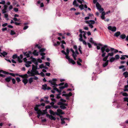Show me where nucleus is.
<instances>
[{
	"mask_svg": "<svg viewBox=\"0 0 128 128\" xmlns=\"http://www.w3.org/2000/svg\"><path fill=\"white\" fill-rule=\"evenodd\" d=\"M49 112L50 113L53 115L56 114L57 116H60V114H64L62 110L60 109H58L57 110V112H55L51 110H50Z\"/></svg>",
	"mask_w": 128,
	"mask_h": 128,
	"instance_id": "obj_1",
	"label": "nucleus"
},
{
	"mask_svg": "<svg viewBox=\"0 0 128 128\" xmlns=\"http://www.w3.org/2000/svg\"><path fill=\"white\" fill-rule=\"evenodd\" d=\"M2 73L4 74H9L10 75H11L13 76H15V74L13 73H8V72L3 71L2 70H0V76L4 77L5 76V75H4L2 74H1V73Z\"/></svg>",
	"mask_w": 128,
	"mask_h": 128,
	"instance_id": "obj_2",
	"label": "nucleus"
},
{
	"mask_svg": "<svg viewBox=\"0 0 128 128\" xmlns=\"http://www.w3.org/2000/svg\"><path fill=\"white\" fill-rule=\"evenodd\" d=\"M57 81L56 78H53L52 80H49V82L52 85L56 87L58 86V85L56 84V82Z\"/></svg>",
	"mask_w": 128,
	"mask_h": 128,
	"instance_id": "obj_3",
	"label": "nucleus"
},
{
	"mask_svg": "<svg viewBox=\"0 0 128 128\" xmlns=\"http://www.w3.org/2000/svg\"><path fill=\"white\" fill-rule=\"evenodd\" d=\"M96 6L97 9L100 11H103L104 10L103 8H101V6L100 5V4L98 2H97L96 3Z\"/></svg>",
	"mask_w": 128,
	"mask_h": 128,
	"instance_id": "obj_4",
	"label": "nucleus"
},
{
	"mask_svg": "<svg viewBox=\"0 0 128 128\" xmlns=\"http://www.w3.org/2000/svg\"><path fill=\"white\" fill-rule=\"evenodd\" d=\"M108 28L109 30L113 32H115L116 30V28L115 26L112 27L111 26H109L108 27Z\"/></svg>",
	"mask_w": 128,
	"mask_h": 128,
	"instance_id": "obj_5",
	"label": "nucleus"
},
{
	"mask_svg": "<svg viewBox=\"0 0 128 128\" xmlns=\"http://www.w3.org/2000/svg\"><path fill=\"white\" fill-rule=\"evenodd\" d=\"M60 101L59 102L57 103V104L58 105L61 106L63 104V102H66V100L63 98H61L60 100Z\"/></svg>",
	"mask_w": 128,
	"mask_h": 128,
	"instance_id": "obj_6",
	"label": "nucleus"
},
{
	"mask_svg": "<svg viewBox=\"0 0 128 128\" xmlns=\"http://www.w3.org/2000/svg\"><path fill=\"white\" fill-rule=\"evenodd\" d=\"M46 116L47 117H48L51 120H56L55 117L52 116V115H50L49 114H47L46 115Z\"/></svg>",
	"mask_w": 128,
	"mask_h": 128,
	"instance_id": "obj_7",
	"label": "nucleus"
},
{
	"mask_svg": "<svg viewBox=\"0 0 128 128\" xmlns=\"http://www.w3.org/2000/svg\"><path fill=\"white\" fill-rule=\"evenodd\" d=\"M32 62L34 63L36 65H38V62L37 61L36 59L32 57H31Z\"/></svg>",
	"mask_w": 128,
	"mask_h": 128,
	"instance_id": "obj_8",
	"label": "nucleus"
},
{
	"mask_svg": "<svg viewBox=\"0 0 128 128\" xmlns=\"http://www.w3.org/2000/svg\"><path fill=\"white\" fill-rule=\"evenodd\" d=\"M109 47L106 45H104L103 48L105 49L106 52H108L110 51V49H109L110 48H109Z\"/></svg>",
	"mask_w": 128,
	"mask_h": 128,
	"instance_id": "obj_9",
	"label": "nucleus"
},
{
	"mask_svg": "<svg viewBox=\"0 0 128 128\" xmlns=\"http://www.w3.org/2000/svg\"><path fill=\"white\" fill-rule=\"evenodd\" d=\"M51 100L52 102L50 103V104L52 107L54 105V103L56 102V100L54 98H51Z\"/></svg>",
	"mask_w": 128,
	"mask_h": 128,
	"instance_id": "obj_10",
	"label": "nucleus"
},
{
	"mask_svg": "<svg viewBox=\"0 0 128 128\" xmlns=\"http://www.w3.org/2000/svg\"><path fill=\"white\" fill-rule=\"evenodd\" d=\"M101 50L102 52V56L103 57H104L106 54V53L104 52V51H105V49L103 48L102 47L101 48Z\"/></svg>",
	"mask_w": 128,
	"mask_h": 128,
	"instance_id": "obj_11",
	"label": "nucleus"
},
{
	"mask_svg": "<svg viewBox=\"0 0 128 128\" xmlns=\"http://www.w3.org/2000/svg\"><path fill=\"white\" fill-rule=\"evenodd\" d=\"M23 58V56L22 54H20V56H18V61L19 63H21L22 60H21Z\"/></svg>",
	"mask_w": 128,
	"mask_h": 128,
	"instance_id": "obj_12",
	"label": "nucleus"
},
{
	"mask_svg": "<svg viewBox=\"0 0 128 128\" xmlns=\"http://www.w3.org/2000/svg\"><path fill=\"white\" fill-rule=\"evenodd\" d=\"M34 110L36 111H37V113L38 114V116H37V117L38 118H39L41 114L40 113L38 112L39 110L38 108H36V107H35L34 108Z\"/></svg>",
	"mask_w": 128,
	"mask_h": 128,
	"instance_id": "obj_13",
	"label": "nucleus"
},
{
	"mask_svg": "<svg viewBox=\"0 0 128 128\" xmlns=\"http://www.w3.org/2000/svg\"><path fill=\"white\" fill-rule=\"evenodd\" d=\"M60 118L61 120V124H64L65 123V122L64 121V120L65 119V118H63L62 116L61 115H60Z\"/></svg>",
	"mask_w": 128,
	"mask_h": 128,
	"instance_id": "obj_14",
	"label": "nucleus"
},
{
	"mask_svg": "<svg viewBox=\"0 0 128 128\" xmlns=\"http://www.w3.org/2000/svg\"><path fill=\"white\" fill-rule=\"evenodd\" d=\"M31 53L30 51H28V52H26L24 53V55L26 56L27 58L30 57V54Z\"/></svg>",
	"mask_w": 128,
	"mask_h": 128,
	"instance_id": "obj_15",
	"label": "nucleus"
},
{
	"mask_svg": "<svg viewBox=\"0 0 128 128\" xmlns=\"http://www.w3.org/2000/svg\"><path fill=\"white\" fill-rule=\"evenodd\" d=\"M120 34V32L119 31H118L115 33L114 35V36L116 37H118Z\"/></svg>",
	"mask_w": 128,
	"mask_h": 128,
	"instance_id": "obj_16",
	"label": "nucleus"
},
{
	"mask_svg": "<svg viewBox=\"0 0 128 128\" xmlns=\"http://www.w3.org/2000/svg\"><path fill=\"white\" fill-rule=\"evenodd\" d=\"M126 36L124 34H123L121 35L120 34V39H124L126 38Z\"/></svg>",
	"mask_w": 128,
	"mask_h": 128,
	"instance_id": "obj_17",
	"label": "nucleus"
},
{
	"mask_svg": "<svg viewBox=\"0 0 128 128\" xmlns=\"http://www.w3.org/2000/svg\"><path fill=\"white\" fill-rule=\"evenodd\" d=\"M68 60L70 63L72 64H74L76 63L72 59L70 58L68 59Z\"/></svg>",
	"mask_w": 128,
	"mask_h": 128,
	"instance_id": "obj_18",
	"label": "nucleus"
},
{
	"mask_svg": "<svg viewBox=\"0 0 128 128\" xmlns=\"http://www.w3.org/2000/svg\"><path fill=\"white\" fill-rule=\"evenodd\" d=\"M34 65H32V69L31 71L32 73V74H36V69H34Z\"/></svg>",
	"mask_w": 128,
	"mask_h": 128,
	"instance_id": "obj_19",
	"label": "nucleus"
},
{
	"mask_svg": "<svg viewBox=\"0 0 128 128\" xmlns=\"http://www.w3.org/2000/svg\"><path fill=\"white\" fill-rule=\"evenodd\" d=\"M73 5L74 6L78 7V4L76 0H74L73 3Z\"/></svg>",
	"mask_w": 128,
	"mask_h": 128,
	"instance_id": "obj_20",
	"label": "nucleus"
},
{
	"mask_svg": "<svg viewBox=\"0 0 128 128\" xmlns=\"http://www.w3.org/2000/svg\"><path fill=\"white\" fill-rule=\"evenodd\" d=\"M86 23L89 24V26L90 28H93V25H92V24H90V23L89 22V20H86Z\"/></svg>",
	"mask_w": 128,
	"mask_h": 128,
	"instance_id": "obj_21",
	"label": "nucleus"
},
{
	"mask_svg": "<svg viewBox=\"0 0 128 128\" xmlns=\"http://www.w3.org/2000/svg\"><path fill=\"white\" fill-rule=\"evenodd\" d=\"M28 80L26 78H24L22 80V82L26 85L28 82Z\"/></svg>",
	"mask_w": 128,
	"mask_h": 128,
	"instance_id": "obj_22",
	"label": "nucleus"
},
{
	"mask_svg": "<svg viewBox=\"0 0 128 128\" xmlns=\"http://www.w3.org/2000/svg\"><path fill=\"white\" fill-rule=\"evenodd\" d=\"M123 75L124 76L125 78H126L128 77V72L126 71L123 73Z\"/></svg>",
	"mask_w": 128,
	"mask_h": 128,
	"instance_id": "obj_23",
	"label": "nucleus"
},
{
	"mask_svg": "<svg viewBox=\"0 0 128 128\" xmlns=\"http://www.w3.org/2000/svg\"><path fill=\"white\" fill-rule=\"evenodd\" d=\"M11 79V78L10 76L6 78L5 79V80L7 82H10Z\"/></svg>",
	"mask_w": 128,
	"mask_h": 128,
	"instance_id": "obj_24",
	"label": "nucleus"
},
{
	"mask_svg": "<svg viewBox=\"0 0 128 128\" xmlns=\"http://www.w3.org/2000/svg\"><path fill=\"white\" fill-rule=\"evenodd\" d=\"M1 54L2 56L4 57H5V56L7 55L8 54V53L5 52L4 51Z\"/></svg>",
	"mask_w": 128,
	"mask_h": 128,
	"instance_id": "obj_25",
	"label": "nucleus"
},
{
	"mask_svg": "<svg viewBox=\"0 0 128 128\" xmlns=\"http://www.w3.org/2000/svg\"><path fill=\"white\" fill-rule=\"evenodd\" d=\"M77 54L75 53V52L72 54V56H73L74 59L76 60V57L77 56Z\"/></svg>",
	"mask_w": 128,
	"mask_h": 128,
	"instance_id": "obj_26",
	"label": "nucleus"
},
{
	"mask_svg": "<svg viewBox=\"0 0 128 128\" xmlns=\"http://www.w3.org/2000/svg\"><path fill=\"white\" fill-rule=\"evenodd\" d=\"M108 60L106 61L103 64V66L104 67H105L106 66L108 65Z\"/></svg>",
	"mask_w": 128,
	"mask_h": 128,
	"instance_id": "obj_27",
	"label": "nucleus"
},
{
	"mask_svg": "<svg viewBox=\"0 0 128 128\" xmlns=\"http://www.w3.org/2000/svg\"><path fill=\"white\" fill-rule=\"evenodd\" d=\"M47 87V84H44V85H42V89L44 90H46Z\"/></svg>",
	"mask_w": 128,
	"mask_h": 128,
	"instance_id": "obj_28",
	"label": "nucleus"
},
{
	"mask_svg": "<svg viewBox=\"0 0 128 128\" xmlns=\"http://www.w3.org/2000/svg\"><path fill=\"white\" fill-rule=\"evenodd\" d=\"M33 54L35 56H38V52L36 50H34L33 52Z\"/></svg>",
	"mask_w": 128,
	"mask_h": 128,
	"instance_id": "obj_29",
	"label": "nucleus"
},
{
	"mask_svg": "<svg viewBox=\"0 0 128 128\" xmlns=\"http://www.w3.org/2000/svg\"><path fill=\"white\" fill-rule=\"evenodd\" d=\"M78 6L79 8L81 10H82L84 8V5L82 4L79 6L78 5Z\"/></svg>",
	"mask_w": 128,
	"mask_h": 128,
	"instance_id": "obj_30",
	"label": "nucleus"
},
{
	"mask_svg": "<svg viewBox=\"0 0 128 128\" xmlns=\"http://www.w3.org/2000/svg\"><path fill=\"white\" fill-rule=\"evenodd\" d=\"M33 78L32 77L28 79V82L30 84H31L33 81Z\"/></svg>",
	"mask_w": 128,
	"mask_h": 128,
	"instance_id": "obj_31",
	"label": "nucleus"
},
{
	"mask_svg": "<svg viewBox=\"0 0 128 128\" xmlns=\"http://www.w3.org/2000/svg\"><path fill=\"white\" fill-rule=\"evenodd\" d=\"M18 56L17 54H14L13 56H12V58L14 59H15L16 58H17V59L18 60Z\"/></svg>",
	"mask_w": 128,
	"mask_h": 128,
	"instance_id": "obj_32",
	"label": "nucleus"
},
{
	"mask_svg": "<svg viewBox=\"0 0 128 128\" xmlns=\"http://www.w3.org/2000/svg\"><path fill=\"white\" fill-rule=\"evenodd\" d=\"M115 60V58L114 57H112L111 58L110 60V61L111 62H114Z\"/></svg>",
	"mask_w": 128,
	"mask_h": 128,
	"instance_id": "obj_33",
	"label": "nucleus"
},
{
	"mask_svg": "<svg viewBox=\"0 0 128 128\" xmlns=\"http://www.w3.org/2000/svg\"><path fill=\"white\" fill-rule=\"evenodd\" d=\"M60 108L61 109L63 110H64L66 108V107L63 104L60 106Z\"/></svg>",
	"mask_w": 128,
	"mask_h": 128,
	"instance_id": "obj_34",
	"label": "nucleus"
},
{
	"mask_svg": "<svg viewBox=\"0 0 128 128\" xmlns=\"http://www.w3.org/2000/svg\"><path fill=\"white\" fill-rule=\"evenodd\" d=\"M45 105V104L44 103H42L40 104L39 105H36V106L35 107H37L38 106H44Z\"/></svg>",
	"mask_w": 128,
	"mask_h": 128,
	"instance_id": "obj_35",
	"label": "nucleus"
},
{
	"mask_svg": "<svg viewBox=\"0 0 128 128\" xmlns=\"http://www.w3.org/2000/svg\"><path fill=\"white\" fill-rule=\"evenodd\" d=\"M4 17L6 18L7 20H8V14H4Z\"/></svg>",
	"mask_w": 128,
	"mask_h": 128,
	"instance_id": "obj_36",
	"label": "nucleus"
},
{
	"mask_svg": "<svg viewBox=\"0 0 128 128\" xmlns=\"http://www.w3.org/2000/svg\"><path fill=\"white\" fill-rule=\"evenodd\" d=\"M60 42L58 41H57L56 42V43H54L53 44V45L54 46H56L60 44Z\"/></svg>",
	"mask_w": 128,
	"mask_h": 128,
	"instance_id": "obj_37",
	"label": "nucleus"
},
{
	"mask_svg": "<svg viewBox=\"0 0 128 128\" xmlns=\"http://www.w3.org/2000/svg\"><path fill=\"white\" fill-rule=\"evenodd\" d=\"M46 50V49L44 48H41L40 50V52H43Z\"/></svg>",
	"mask_w": 128,
	"mask_h": 128,
	"instance_id": "obj_38",
	"label": "nucleus"
},
{
	"mask_svg": "<svg viewBox=\"0 0 128 128\" xmlns=\"http://www.w3.org/2000/svg\"><path fill=\"white\" fill-rule=\"evenodd\" d=\"M10 34L11 35H13L15 34L16 33L14 31L12 30L10 31Z\"/></svg>",
	"mask_w": 128,
	"mask_h": 128,
	"instance_id": "obj_39",
	"label": "nucleus"
},
{
	"mask_svg": "<svg viewBox=\"0 0 128 128\" xmlns=\"http://www.w3.org/2000/svg\"><path fill=\"white\" fill-rule=\"evenodd\" d=\"M89 22L91 24H94L95 23V21L93 20H90L89 21Z\"/></svg>",
	"mask_w": 128,
	"mask_h": 128,
	"instance_id": "obj_40",
	"label": "nucleus"
},
{
	"mask_svg": "<svg viewBox=\"0 0 128 128\" xmlns=\"http://www.w3.org/2000/svg\"><path fill=\"white\" fill-rule=\"evenodd\" d=\"M24 76H26L27 77H28V75L26 74H24V75H18L20 77L22 78H23L24 77Z\"/></svg>",
	"mask_w": 128,
	"mask_h": 128,
	"instance_id": "obj_41",
	"label": "nucleus"
},
{
	"mask_svg": "<svg viewBox=\"0 0 128 128\" xmlns=\"http://www.w3.org/2000/svg\"><path fill=\"white\" fill-rule=\"evenodd\" d=\"M77 0L78 2L80 3V4H82V2H85L84 1V0Z\"/></svg>",
	"mask_w": 128,
	"mask_h": 128,
	"instance_id": "obj_42",
	"label": "nucleus"
},
{
	"mask_svg": "<svg viewBox=\"0 0 128 128\" xmlns=\"http://www.w3.org/2000/svg\"><path fill=\"white\" fill-rule=\"evenodd\" d=\"M108 54L109 56H112L114 55V54L113 52H112L111 53H109Z\"/></svg>",
	"mask_w": 128,
	"mask_h": 128,
	"instance_id": "obj_43",
	"label": "nucleus"
},
{
	"mask_svg": "<svg viewBox=\"0 0 128 128\" xmlns=\"http://www.w3.org/2000/svg\"><path fill=\"white\" fill-rule=\"evenodd\" d=\"M67 96L70 97L72 96V94L71 92H70L68 94H66Z\"/></svg>",
	"mask_w": 128,
	"mask_h": 128,
	"instance_id": "obj_44",
	"label": "nucleus"
},
{
	"mask_svg": "<svg viewBox=\"0 0 128 128\" xmlns=\"http://www.w3.org/2000/svg\"><path fill=\"white\" fill-rule=\"evenodd\" d=\"M44 98L46 99V100L45 101H44V102H47V103H48L49 101L47 100L48 97V96H46L44 97Z\"/></svg>",
	"mask_w": 128,
	"mask_h": 128,
	"instance_id": "obj_45",
	"label": "nucleus"
},
{
	"mask_svg": "<svg viewBox=\"0 0 128 128\" xmlns=\"http://www.w3.org/2000/svg\"><path fill=\"white\" fill-rule=\"evenodd\" d=\"M16 80L18 82H20L21 81L20 78L19 77H17L16 78Z\"/></svg>",
	"mask_w": 128,
	"mask_h": 128,
	"instance_id": "obj_46",
	"label": "nucleus"
},
{
	"mask_svg": "<svg viewBox=\"0 0 128 128\" xmlns=\"http://www.w3.org/2000/svg\"><path fill=\"white\" fill-rule=\"evenodd\" d=\"M81 47L80 46H79V48H78V50L79 51V52H80V53L81 54H82V52L81 50Z\"/></svg>",
	"mask_w": 128,
	"mask_h": 128,
	"instance_id": "obj_47",
	"label": "nucleus"
},
{
	"mask_svg": "<svg viewBox=\"0 0 128 128\" xmlns=\"http://www.w3.org/2000/svg\"><path fill=\"white\" fill-rule=\"evenodd\" d=\"M55 109H57L59 107V106L56 105H54L52 107Z\"/></svg>",
	"mask_w": 128,
	"mask_h": 128,
	"instance_id": "obj_48",
	"label": "nucleus"
},
{
	"mask_svg": "<svg viewBox=\"0 0 128 128\" xmlns=\"http://www.w3.org/2000/svg\"><path fill=\"white\" fill-rule=\"evenodd\" d=\"M5 3V2L4 0H2V2H0V4H4Z\"/></svg>",
	"mask_w": 128,
	"mask_h": 128,
	"instance_id": "obj_49",
	"label": "nucleus"
},
{
	"mask_svg": "<svg viewBox=\"0 0 128 128\" xmlns=\"http://www.w3.org/2000/svg\"><path fill=\"white\" fill-rule=\"evenodd\" d=\"M51 107V106H50V105H48L46 106L45 108L46 109H50Z\"/></svg>",
	"mask_w": 128,
	"mask_h": 128,
	"instance_id": "obj_50",
	"label": "nucleus"
},
{
	"mask_svg": "<svg viewBox=\"0 0 128 128\" xmlns=\"http://www.w3.org/2000/svg\"><path fill=\"white\" fill-rule=\"evenodd\" d=\"M120 56L118 55L117 54L115 56V58L116 59H118L119 58Z\"/></svg>",
	"mask_w": 128,
	"mask_h": 128,
	"instance_id": "obj_51",
	"label": "nucleus"
},
{
	"mask_svg": "<svg viewBox=\"0 0 128 128\" xmlns=\"http://www.w3.org/2000/svg\"><path fill=\"white\" fill-rule=\"evenodd\" d=\"M89 41L91 43H94V41L92 38H90L89 40Z\"/></svg>",
	"mask_w": 128,
	"mask_h": 128,
	"instance_id": "obj_52",
	"label": "nucleus"
},
{
	"mask_svg": "<svg viewBox=\"0 0 128 128\" xmlns=\"http://www.w3.org/2000/svg\"><path fill=\"white\" fill-rule=\"evenodd\" d=\"M86 34L85 32H84V34L83 35V36L84 38L85 39H86L87 38L86 37Z\"/></svg>",
	"mask_w": 128,
	"mask_h": 128,
	"instance_id": "obj_53",
	"label": "nucleus"
},
{
	"mask_svg": "<svg viewBox=\"0 0 128 128\" xmlns=\"http://www.w3.org/2000/svg\"><path fill=\"white\" fill-rule=\"evenodd\" d=\"M123 96H128V94L126 92H124L122 94Z\"/></svg>",
	"mask_w": 128,
	"mask_h": 128,
	"instance_id": "obj_54",
	"label": "nucleus"
},
{
	"mask_svg": "<svg viewBox=\"0 0 128 128\" xmlns=\"http://www.w3.org/2000/svg\"><path fill=\"white\" fill-rule=\"evenodd\" d=\"M25 66L27 67H28L30 66V65L26 62V64H25Z\"/></svg>",
	"mask_w": 128,
	"mask_h": 128,
	"instance_id": "obj_55",
	"label": "nucleus"
},
{
	"mask_svg": "<svg viewBox=\"0 0 128 128\" xmlns=\"http://www.w3.org/2000/svg\"><path fill=\"white\" fill-rule=\"evenodd\" d=\"M124 101L128 102V98H124Z\"/></svg>",
	"mask_w": 128,
	"mask_h": 128,
	"instance_id": "obj_56",
	"label": "nucleus"
},
{
	"mask_svg": "<svg viewBox=\"0 0 128 128\" xmlns=\"http://www.w3.org/2000/svg\"><path fill=\"white\" fill-rule=\"evenodd\" d=\"M13 8V6L12 5H10L9 7V10H10Z\"/></svg>",
	"mask_w": 128,
	"mask_h": 128,
	"instance_id": "obj_57",
	"label": "nucleus"
},
{
	"mask_svg": "<svg viewBox=\"0 0 128 128\" xmlns=\"http://www.w3.org/2000/svg\"><path fill=\"white\" fill-rule=\"evenodd\" d=\"M14 11L16 12L18 11V8H14Z\"/></svg>",
	"mask_w": 128,
	"mask_h": 128,
	"instance_id": "obj_58",
	"label": "nucleus"
},
{
	"mask_svg": "<svg viewBox=\"0 0 128 128\" xmlns=\"http://www.w3.org/2000/svg\"><path fill=\"white\" fill-rule=\"evenodd\" d=\"M13 20H14V21H18L20 20L19 19H18L17 18L15 17H14L13 19Z\"/></svg>",
	"mask_w": 128,
	"mask_h": 128,
	"instance_id": "obj_59",
	"label": "nucleus"
},
{
	"mask_svg": "<svg viewBox=\"0 0 128 128\" xmlns=\"http://www.w3.org/2000/svg\"><path fill=\"white\" fill-rule=\"evenodd\" d=\"M12 81L13 84H15L16 83V80L14 79V78H12Z\"/></svg>",
	"mask_w": 128,
	"mask_h": 128,
	"instance_id": "obj_60",
	"label": "nucleus"
},
{
	"mask_svg": "<svg viewBox=\"0 0 128 128\" xmlns=\"http://www.w3.org/2000/svg\"><path fill=\"white\" fill-rule=\"evenodd\" d=\"M2 31L3 32L5 30H7V28L6 27L3 28H2Z\"/></svg>",
	"mask_w": 128,
	"mask_h": 128,
	"instance_id": "obj_61",
	"label": "nucleus"
},
{
	"mask_svg": "<svg viewBox=\"0 0 128 128\" xmlns=\"http://www.w3.org/2000/svg\"><path fill=\"white\" fill-rule=\"evenodd\" d=\"M40 74L41 76L42 77H44L45 76V74L42 72H41L40 73Z\"/></svg>",
	"mask_w": 128,
	"mask_h": 128,
	"instance_id": "obj_62",
	"label": "nucleus"
},
{
	"mask_svg": "<svg viewBox=\"0 0 128 128\" xmlns=\"http://www.w3.org/2000/svg\"><path fill=\"white\" fill-rule=\"evenodd\" d=\"M44 66L43 64H42L39 66L40 68H44Z\"/></svg>",
	"mask_w": 128,
	"mask_h": 128,
	"instance_id": "obj_63",
	"label": "nucleus"
},
{
	"mask_svg": "<svg viewBox=\"0 0 128 128\" xmlns=\"http://www.w3.org/2000/svg\"><path fill=\"white\" fill-rule=\"evenodd\" d=\"M65 55L66 56H65L66 58L68 60L70 58L69 56H68V54H66V55Z\"/></svg>",
	"mask_w": 128,
	"mask_h": 128,
	"instance_id": "obj_64",
	"label": "nucleus"
}]
</instances>
